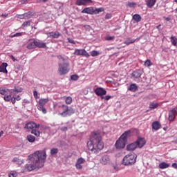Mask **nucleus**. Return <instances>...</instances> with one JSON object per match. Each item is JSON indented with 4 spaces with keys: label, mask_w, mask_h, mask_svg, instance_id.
<instances>
[{
    "label": "nucleus",
    "mask_w": 177,
    "mask_h": 177,
    "mask_svg": "<svg viewBox=\"0 0 177 177\" xmlns=\"http://www.w3.org/2000/svg\"><path fill=\"white\" fill-rule=\"evenodd\" d=\"M8 93V91L3 89V88H0V95H3L5 96Z\"/></svg>",
    "instance_id": "c03bdc74"
},
{
    "label": "nucleus",
    "mask_w": 177,
    "mask_h": 177,
    "mask_svg": "<svg viewBox=\"0 0 177 177\" xmlns=\"http://www.w3.org/2000/svg\"><path fill=\"white\" fill-rule=\"evenodd\" d=\"M135 142L137 145V147H138L140 149H142V147L146 145V140H145V138H138Z\"/></svg>",
    "instance_id": "4468645a"
},
{
    "label": "nucleus",
    "mask_w": 177,
    "mask_h": 177,
    "mask_svg": "<svg viewBox=\"0 0 177 177\" xmlns=\"http://www.w3.org/2000/svg\"><path fill=\"white\" fill-rule=\"evenodd\" d=\"M111 17H113V15L110 13H107L105 16V19L109 20V19H111Z\"/></svg>",
    "instance_id": "de8ad7c7"
},
{
    "label": "nucleus",
    "mask_w": 177,
    "mask_h": 177,
    "mask_svg": "<svg viewBox=\"0 0 177 177\" xmlns=\"http://www.w3.org/2000/svg\"><path fill=\"white\" fill-rule=\"evenodd\" d=\"M137 147L136 142H133L127 145V150H128V151H133Z\"/></svg>",
    "instance_id": "412c9836"
},
{
    "label": "nucleus",
    "mask_w": 177,
    "mask_h": 177,
    "mask_svg": "<svg viewBox=\"0 0 177 177\" xmlns=\"http://www.w3.org/2000/svg\"><path fill=\"white\" fill-rule=\"evenodd\" d=\"M151 127L153 131H158V129H161V124H160V122L158 121H155L152 123Z\"/></svg>",
    "instance_id": "aec40b11"
},
{
    "label": "nucleus",
    "mask_w": 177,
    "mask_h": 177,
    "mask_svg": "<svg viewBox=\"0 0 177 177\" xmlns=\"http://www.w3.org/2000/svg\"><path fill=\"white\" fill-rule=\"evenodd\" d=\"M66 129H67V128H64V129H62V131H66Z\"/></svg>",
    "instance_id": "774afa93"
},
{
    "label": "nucleus",
    "mask_w": 177,
    "mask_h": 177,
    "mask_svg": "<svg viewBox=\"0 0 177 177\" xmlns=\"http://www.w3.org/2000/svg\"><path fill=\"white\" fill-rule=\"evenodd\" d=\"M1 17H3V19H6L7 17H9V14H8V13L2 14V15H1Z\"/></svg>",
    "instance_id": "864d4df0"
},
{
    "label": "nucleus",
    "mask_w": 177,
    "mask_h": 177,
    "mask_svg": "<svg viewBox=\"0 0 177 177\" xmlns=\"http://www.w3.org/2000/svg\"><path fill=\"white\" fill-rule=\"evenodd\" d=\"M128 6H129V8H135V6H136V3L129 2L128 3Z\"/></svg>",
    "instance_id": "a18cd8bd"
},
{
    "label": "nucleus",
    "mask_w": 177,
    "mask_h": 177,
    "mask_svg": "<svg viewBox=\"0 0 177 177\" xmlns=\"http://www.w3.org/2000/svg\"><path fill=\"white\" fill-rule=\"evenodd\" d=\"M156 2H157L156 0H147L146 4L148 8H153L156 5Z\"/></svg>",
    "instance_id": "b1692460"
},
{
    "label": "nucleus",
    "mask_w": 177,
    "mask_h": 177,
    "mask_svg": "<svg viewBox=\"0 0 177 177\" xmlns=\"http://www.w3.org/2000/svg\"><path fill=\"white\" fill-rule=\"evenodd\" d=\"M48 38H59L60 37V33L59 32H50L46 33Z\"/></svg>",
    "instance_id": "a211bd4d"
},
{
    "label": "nucleus",
    "mask_w": 177,
    "mask_h": 177,
    "mask_svg": "<svg viewBox=\"0 0 177 177\" xmlns=\"http://www.w3.org/2000/svg\"><path fill=\"white\" fill-rule=\"evenodd\" d=\"M29 161L26 165L25 168L29 171H34V169H39L42 168L46 161V151H36L33 154L28 156Z\"/></svg>",
    "instance_id": "f257e3e1"
},
{
    "label": "nucleus",
    "mask_w": 177,
    "mask_h": 177,
    "mask_svg": "<svg viewBox=\"0 0 177 177\" xmlns=\"http://www.w3.org/2000/svg\"><path fill=\"white\" fill-rule=\"evenodd\" d=\"M87 148L94 154H97L98 151L104 149V144L103 143V141H102L100 131L91 133L90 140L87 142Z\"/></svg>",
    "instance_id": "f03ea898"
},
{
    "label": "nucleus",
    "mask_w": 177,
    "mask_h": 177,
    "mask_svg": "<svg viewBox=\"0 0 177 177\" xmlns=\"http://www.w3.org/2000/svg\"><path fill=\"white\" fill-rule=\"evenodd\" d=\"M3 99H4L5 102H10V100L12 99V94H10V93L9 95H8V93L6 94L3 97Z\"/></svg>",
    "instance_id": "72a5a7b5"
},
{
    "label": "nucleus",
    "mask_w": 177,
    "mask_h": 177,
    "mask_svg": "<svg viewBox=\"0 0 177 177\" xmlns=\"http://www.w3.org/2000/svg\"><path fill=\"white\" fill-rule=\"evenodd\" d=\"M73 103V98L71 97H67V104H71Z\"/></svg>",
    "instance_id": "09e8293b"
},
{
    "label": "nucleus",
    "mask_w": 177,
    "mask_h": 177,
    "mask_svg": "<svg viewBox=\"0 0 177 177\" xmlns=\"http://www.w3.org/2000/svg\"><path fill=\"white\" fill-rule=\"evenodd\" d=\"M136 158L138 156L135 153L127 154L124 157L122 164L125 166L133 165L136 162Z\"/></svg>",
    "instance_id": "20e7f679"
},
{
    "label": "nucleus",
    "mask_w": 177,
    "mask_h": 177,
    "mask_svg": "<svg viewBox=\"0 0 177 177\" xmlns=\"http://www.w3.org/2000/svg\"><path fill=\"white\" fill-rule=\"evenodd\" d=\"M160 27H161V25H159V26H156V28H157L158 30H160Z\"/></svg>",
    "instance_id": "338daca9"
},
{
    "label": "nucleus",
    "mask_w": 177,
    "mask_h": 177,
    "mask_svg": "<svg viewBox=\"0 0 177 177\" xmlns=\"http://www.w3.org/2000/svg\"><path fill=\"white\" fill-rule=\"evenodd\" d=\"M59 153V149L57 148H52L51 150L50 151V153L52 156H56Z\"/></svg>",
    "instance_id": "473e14b6"
},
{
    "label": "nucleus",
    "mask_w": 177,
    "mask_h": 177,
    "mask_svg": "<svg viewBox=\"0 0 177 177\" xmlns=\"http://www.w3.org/2000/svg\"><path fill=\"white\" fill-rule=\"evenodd\" d=\"M157 107H158V103H153V102H151L149 104V109H151V110H153L154 109H157Z\"/></svg>",
    "instance_id": "f704fd0d"
},
{
    "label": "nucleus",
    "mask_w": 177,
    "mask_h": 177,
    "mask_svg": "<svg viewBox=\"0 0 177 177\" xmlns=\"http://www.w3.org/2000/svg\"><path fill=\"white\" fill-rule=\"evenodd\" d=\"M11 102L12 103V104H15L16 103V98L15 97V95H13L12 97H11Z\"/></svg>",
    "instance_id": "3c124183"
},
{
    "label": "nucleus",
    "mask_w": 177,
    "mask_h": 177,
    "mask_svg": "<svg viewBox=\"0 0 177 177\" xmlns=\"http://www.w3.org/2000/svg\"><path fill=\"white\" fill-rule=\"evenodd\" d=\"M15 100L17 101L21 100V97H20V95H17V97H15Z\"/></svg>",
    "instance_id": "13d9d810"
},
{
    "label": "nucleus",
    "mask_w": 177,
    "mask_h": 177,
    "mask_svg": "<svg viewBox=\"0 0 177 177\" xmlns=\"http://www.w3.org/2000/svg\"><path fill=\"white\" fill-rule=\"evenodd\" d=\"M79 79H80V76H78V75H71V80L72 81H78Z\"/></svg>",
    "instance_id": "58836bf2"
},
{
    "label": "nucleus",
    "mask_w": 177,
    "mask_h": 177,
    "mask_svg": "<svg viewBox=\"0 0 177 177\" xmlns=\"http://www.w3.org/2000/svg\"><path fill=\"white\" fill-rule=\"evenodd\" d=\"M24 103H25L26 104H27V103H30V102H28V100L24 99Z\"/></svg>",
    "instance_id": "052dcab7"
},
{
    "label": "nucleus",
    "mask_w": 177,
    "mask_h": 177,
    "mask_svg": "<svg viewBox=\"0 0 177 177\" xmlns=\"http://www.w3.org/2000/svg\"><path fill=\"white\" fill-rule=\"evenodd\" d=\"M30 26H31V23L30 22V21H26L24 22L22 24L23 27H28Z\"/></svg>",
    "instance_id": "37998d69"
},
{
    "label": "nucleus",
    "mask_w": 177,
    "mask_h": 177,
    "mask_svg": "<svg viewBox=\"0 0 177 177\" xmlns=\"http://www.w3.org/2000/svg\"><path fill=\"white\" fill-rule=\"evenodd\" d=\"M21 5H26V3H28V0H21Z\"/></svg>",
    "instance_id": "5fc2aeb1"
},
{
    "label": "nucleus",
    "mask_w": 177,
    "mask_h": 177,
    "mask_svg": "<svg viewBox=\"0 0 177 177\" xmlns=\"http://www.w3.org/2000/svg\"><path fill=\"white\" fill-rule=\"evenodd\" d=\"M132 77L134 78H140L142 77V73H140V71H136L133 72Z\"/></svg>",
    "instance_id": "cd10ccee"
},
{
    "label": "nucleus",
    "mask_w": 177,
    "mask_h": 177,
    "mask_svg": "<svg viewBox=\"0 0 177 177\" xmlns=\"http://www.w3.org/2000/svg\"><path fill=\"white\" fill-rule=\"evenodd\" d=\"M131 135V130L125 131L120 138L115 142V147L118 150H121V149H124L125 147V145H127V142H128V136Z\"/></svg>",
    "instance_id": "7ed1b4c3"
},
{
    "label": "nucleus",
    "mask_w": 177,
    "mask_h": 177,
    "mask_svg": "<svg viewBox=\"0 0 177 177\" xmlns=\"http://www.w3.org/2000/svg\"><path fill=\"white\" fill-rule=\"evenodd\" d=\"M12 162H15L16 164H18V165H21L24 162L23 160L19 158H14L12 160Z\"/></svg>",
    "instance_id": "7c9ffc66"
},
{
    "label": "nucleus",
    "mask_w": 177,
    "mask_h": 177,
    "mask_svg": "<svg viewBox=\"0 0 177 177\" xmlns=\"http://www.w3.org/2000/svg\"><path fill=\"white\" fill-rule=\"evenodd\" d=\"M41 2H44V3L48 2V0H40Z\"/></svg>",
    "instance_id": "69168bd1"
},
{
    "label": "nucleus",
    "mask_w": 177,
    "mask_h": 177,
    "mask_svg": "<svg viewBox=\"0 0 177 177\" xmlns=\"http://www.w3.org/2000/svg\"><path fill=\"white\" fill-rule=\"evenodd\" d=\"M58 58L60 60L59 72L61 75H63V74H66L67 73V65L66 64H62V62H64V59L62 56H58Z\"/></svg>",
    "instance_id": "0eeeda50"
},
{
    "label": "nucleus",
    "mask_w": 177,
    "mask_h": 177,
    "mask_svg": "<svg viewBox=\"0 0 177 177\" xmlns=\"http://www.w3.org/2000/svg\"><path fill=\"white\" fill-rule=\"evenodd\" d=\"M8 92H9L10 94H12L13 93H21L23 92V88L19 86H15L13 89H7Z\"/></svg>",
    "instance_id": "f3484780"
},
{
    "label": "nucleus",
    "mask_w": 177,
    "mask_h": 177,
    "mask_svg": "<svg viewBox=\"0 0 177 177\" xmlns=\"http://www.w3.org/2000/svg\"><path fill=\"white\" fill-rule=\"evenodd\" d=\"M36 48H46V44L35 40Z\"/></svg>",
    "instance_id": "393cba45"
},
{
    "label": "nucleus",
    "mask_w": 177,
    "mask_h": 177,
    "mask_svg": "<svg viewBox=\"0 0 177 177\" xmlns=\"http://www.w3.org/2000/svg\"><path fill=\"white\" fill-rule=\"evenodd\" d=\"M21 35H23L21 32H18L14 35V37H21Z\"/></svg>",
    "instance_id": "4d7b16f0"
},
{
    "label": "nucleus",
    "mask_w": 177,
    "mask_h": 177,
    "mask_svg": "<svg viewBox=\"0 0 177 177\" xmlns=\"http://www.w3.org/2000/svg\"><path fill=\"white\" fill-rule=\"evenodd\" d=\"M31 133L35 135L36 138H39V136H41V131H39V128H35L34 129L31 130Z\"/></svg>",
    "instance_id": "5701e85b"
},
{
    "label": "nucleus",
    "mask_w": 177,
    "mask_h": 177,
    "mask_svg": "<svg viewBox=\"0 0 177 177\" xmlns=\"http://www.w3.org/2000/svg\"><path fill=\"white\" fill-rule=\"evenodd\" d=\"M172 167L175 168L176 169H177V164L176 163H173L172 164Z\"/></svg>",
    "instance_id": "bf43d9fd"
},
{
    "label": "nucleus",
    "mask_w": 177,
    "mask_h": 177,
    "mask_svg": "<svg viewBox=\"0 0 177 177\" xmlns=\"http://www.w3.org/2000/svg\"><path fill=\"white\" fill-rule=\"evenodd\" d=\"M94 92L97 96H101L102 97L107 94V91L102 87H97L94 90Z\"/></svg>",
    "instance_id": "1a4fd4ad"
},
{
    "label": "nucleus",
    "mask_w": 177,
    "mask_h": 177,
    "mask_svg": "<svg viewBox=\"0 0 177 177\" xmlns=\"http://www.w3.org/2000/svg\"><path fill=\"white\" fill-rule=\"evenodd\" d=\"M158 167L160 169H165L167 168H169V164L165 162H162L161 163L159 164Z\"/></svg>",
    "instance_id": "bb28decb"
},
{
    "label": "nucleus",
    "mask_w": 177,
    "mask_h": 177,
    "mask_svg": "<svg viewBox=\"0 0 177 177\" xmlns=\"http://www.w3.org/2000/svg\"><path fill=\"white\" fill-rule=\"evenodd\" d=\"M133 40L135 41V42H138V41H140V37H138L137 39Z\"/></svg>",
    "instance_id": "e2e57ef3"
},
{
    "label": "nucleus",
    "mask_w": 177,
    "mask_h": 177,
    "mask_svg": "<svg viewBox=\"0 0 177 177\" xmlns=\"http://www.w3.org/2000/svg\"><path fill=\"white\" fill-rule=\"evenodd\" d=\"M75 112V111L71 107H69L67 109V115H71V114H74Z\"/></svg>",
    "instance_id": "c9c22d12"
},
{
    "label": "nucleus",
    "mask_w": 177,
    "mask_h": 177,
    "mask_svg": "<svg viewBox=\"0 0 177 177\" xmlns=\"http://www.w3.org/2000/svg\"><path fill=\"white\" fill-rule=\"evenodd\" d=\"M131 44H135V40L133 39H127L125 41H124V44L125 45H131Z\"/></svg>",
    "instance_id": "e433bc0d"
},
{
    "label": "nucleus",
    "mask_w": 177,
    "mask_h": 177,
    "mask_svg": "<svg viewBox=\"0 0 177 177\" xmlns=\"http://www.w3.org/2000/svg\"><path fill=\"white\" fill-rule=\"evenodd\" d=\"M106 41H113V39H114V36L111 37L110 35H107L105 37Z\"/></svg>",
    "instance_id": "49530a36"
},
{
    "label": "nucleus",
    "mask_w": 177,
    "mask_h": 177,
    "mask_svg": "<svg viewBox=\"0 0 177 177\" xmlns=\"http://www.w3.org/2000/svg\"><path fill=\"white\" fill-rule=\"evenodd\" d=\"M49 102V98H41L39 100V104L37 105V109L39 111H41L43 114H46L48 112L46 111V108L45 107V104Z\"/></svg>",
    "instance_id": "423d86ee"
},
{
    "label": "nucleus",
    "mask_w": 177,
    "mask_h": 177,
    "mask_svg": "<svg viewBox=\"0 0 177 177\" xmlns=\"http://www.w3.org/2000/svg\"><path fill=\"white\" fill-rule=\"evenodd\" d=\"M8 176L9 177H17V173L15 171H11L9 174H8Z\"/></svg>",
    "instance_id": "a19ab883"
},
{
    "label": "nucleus",
    "mask_w": 177,
    "mask_h": 177,
    "mask_svg": "<svg viewBox=\"0 0 177 177\" xmlns=\"http://www.w3.org/2000/svg\"><path fill=\"white\" fill-rule=\"evenodd\" d=\"M82 164H85V159H84L83 158L77 159L75 164L77 169H82Z\"/></svg>",
    "instance_id": "2eb2a0df"
},
{
    "label": "nucleus",
    "mask_w": 177,
    "mask_h": 177,
    "mask_svg": "<svg viewBox=\"0 0 177 177\" xmlns=\"http://www.w3.org/2000/svg\"><path fill=\"white\" fill-rule=\"evenodd\" d=\"M74 55L76 56H84L85 57H89L91 56L85 49H75Z\"/></svg>",
    "instance_id": "6e6552de"
},
{
    "label": "nucleus",
    "mask_w": 177,
    "mask_h": 177,
    "mask_svg": "<svg viewBox=\"0 0 177 177\" xmlns=\"http://www.w3.org/2000/svg\"><path fill=\"white\" fill-rule=\"evenodd\" d=\"M6 67H8V63H3L0 66V73H4V74H8V69H6Z\"/></svg>",
    "instance_id": "4be33fe9"
},
{
    "label": "nucleus",
    "mask_w": 177,
    "mask_h": 177,
    "mask_svg": "<svg viewBox=\"0 0 177 177\" xmlns=\"http://www.w3.org/2000/svg\"><path fill=\"white\" fill-rule=\"evenodd\" d=\"M26 48L27 49H35L36 48L35 39H30L29 40V43L28 44Z\"/></svg>",
    "instance_id": "6ab92c4d"
},
{
    "label": "nucleus",
    "mask_w": 177,
    "mask_h": 177,
    "mask_svg": "<svg viewBox=\"0 0 177 177\" xmlns=\"http://www.w3.org/2000/svg\"><path fill=\"white\" fill-rule=\"evenodd\" d=\"M170 41L171 43V45H173L174 46H176L177 45V38L175 36H171L170 37Z\"/></svg>",
    "instance_id": "2f4dec72"
},
{
    "label": "nucleus",
    "mask_w": 177,
    "mask_h": 177,
    "mask_svg": "<svg viewBox=\"0 0 177 177\" xmlns=\"http://www.w3.org/2000/svg\"><path fill=\"white\" fill-rule=\"evenodd\" d=\"M129 91H131V92H136V91H138V86L136 84H131L129 88Z\"/></svg>",
    "instance_id": "c756f323"
},
{
    "label": "nucleus",
    "mask_w": 177,
    "mask_h": 177,
    "mask_svg": "<svg viewBox=\"0 0 177 177\" xmlns=\"http://www.w3.org/2000/svg\"><path fill=\"white\" fill-rule=\"evenodd\" d=\"M145 67H150L151 66H153V64L150 59H147L145 62Z\"/></svg>",
    "instance_id": "ea45409f"
},
{
    "label": "nucleus",
    "mask_w": 177,
    "mask_h": 177,
    "mask_svg": "<svg viewBox=\"0 0 177 177\" xmlns=\"http://www.w3.org/2000/svg\"><path fill=\"white\" fill-rule=\"evenodd\" d=\"M33 95H34V97H35V99H38V92H37V91H35L33 92Z\"/></svg>",
    "instance_id": "603ef678"
},
{
    "label": "nucleus",
    "mask_w": 177,
    "mask_h": 177,
    "mask_svg": "<svg viewBox=\"0 0 177 177\" xmlns=\"http://www.w3.org/2000/svg\"><path fill=\"white\" fill-rule=\"evenodd\" d=\"M59 113L60 115H62V117H66V115H67V106L66 105L59 106Z\"/></svg>",
    "instance_id": "ddd939ff"
},
{
    "label": "nucleus",
    "mask_w": 177,
    "mask_h": 177,
    "mask_svg": "<svg viewBox=\"0 0 177 177\" xmlns=\"http://www.w3.org/2000/svg\"><path fill=\"white\" fill-rule=\"evenodd\" d=\"M2 135H3V131H0V138H1V136H2Z\"/></svg>",
    "instance_id": "0e129e2a"
},
{
    "label": "nucleus",
    "mask_w": 177,
    "mask_h": 177,
    "mask_svg": "<svg viewBox=\"0 0 177 177\" xmlns=\"http://www.w3.org/2000/svg\"><path fill=\"white\" fill-rule=\"evenodd\" d=\"M26 139L28 142H29L30 143H34V142H35L37 138H35V136L31 134H29L27 136Z\"/></svg>",
    "instance_id": "a878e982"
},
{
    "label": "nucleus",
    "mask_w": 177,
    "mask_h": 177,
    "mask_svg": "<svg viewBox=\"0 0 177 177\" xmlns=\"http://www.w3.org/2000/svg\"><path fill=\"white\" fill-rule=\"evenodd\" d=\"M91 55L93 57H95V56H99L100 53L98 51L93 50L91 51Z\"/></svg>",
    "instance_id": "79ce46f5"
},
{
    "label": "nucleus",
    "mask_w": 177,
    "mask_h": 177,
    "mask_svg": "<svg viewBox=\"0 0 177 177\" xmlns=\"http://www.w3.org/2000/svg\"><path fill=\"white\" fill-rule=\"evenodd\" d=\"M111 95H106L105 97H101V99H105V100H110V99H111Z\"/></svg>",
    "instance_id": "8fccbe9b"
},
{
    "label": "nucleus",
    "mask_w": 177,
    "mask_h": 177,
    "mask_svg": "<svg viewBox=\"0 0 177 177\" xmlns=\"http://www.w3.org/2000/svg\"><path fill=\"white\" fill-rule=\"evenodd\" d=\"M11 59H12V60H13V62H16V60H17V59H16V58H15V56H13V55H11Z\"/></svg>",
    "instance_id": "680f3d73"
},
{
    "label": "nucleus",
    "mask_w": 177,
    "mask_h": 177,
    "mask_svg": "<svg viewBox=\"0 0 177 177\" xmlns=\"http://www.w3.org/2000/svg\"><path fill=\"white\" fill-rule=\"evenodd\" d=\"M100 12H104V8L93 9V7H86L82 11V13H86L87 15H99Z\"/></svg>",
    "instance_id": "39448f33"
},
{
    "label": "nucleus",
    "mask_w": 177,
    "mask_h": 177,
    "mask_svg": "<svg viewBox=\"0 0 177 177\" xmlns=\"http://www.w3.org/2000/svg\"><path fill=\"white\" fill-rule=\"evenodd\" d=\"M24 19H31V12H28L24 14Z\"/></svg>",
    "instance_id": "4c0bfd02"
},
{
    "label": "nucleus",
    "mask_w": 177,
    "mask_h": 177,
    "mask_svg": "<svg viewBox=\"0 0 177 177\" xmlns=\"http://www.w3.org/2000/svg\"><path fill=\"white\" fill-rule=\"evenodd\" d=\"M176 116H177V109L176 108L172 109L169 112V118H168L169 121H170V122H172V121L175 120V117Z\"/></svg>",
    "instance_id": "9d476101"
},
{
    "label": "nucleus",
    "mask_w": 177,
    "mask_h": 177,
    "mask_svg": "<svg viewBox=\"0 0 177 177\" xmlns=\"http://www.w3.org/2000/svg\"><path fill=\"white\" fill-rule=\"evenodd\" d=\"M100 162L103 165H106V164H110V158L109 157V156L104 155L101 158Z\"/></svg>",
    "instance_id": "dca6fc26"
},
{
    "label": "nucleus",
    "mask_w": 177,
    "mask_h": 177,
    "mask_svg": "<svg viewBox=\"0 0 177 177\" xmlns=\"http://www.w3.org/2000/svg\"><path fill=\"white\" fill-rule=\"evenodd\" d=\"M89 3H93V1L92 0H77L76 5L77 6H86V5H89Z\"/></svg>",
    "instance_id": "9b49d317"
},
{
    "label": "nucleus",
    "mask_w": 177,
    "mask_h": 177,
    "mask_svg": "<svg viewBox=\"0 0 177 177\" xmlns=\"http://www.w3.org/2000/svg\"><path fill=\"white\" fill-rule=\"evenodd\" d=\"M133 20H135V21H136V23H139V21H141V20H142V17L139 14H135L133 16Z\"/></svg>",
    "instance_id": "c85d7f7f"
},
{
    "label": "nucleus",
    "mask_w": 177,
    "mask_h": 177,
    "mask_svg": "<svg viewBox=\"0 0 177 177\" xmlns=\"http://www.w3.org/2000/svg\"><path fill=\"white\" fill-rule=\"evenodd\" d=\"M39 127H40L39 124H37L34 122H29L28 123L26 124V125H25V128L26 129H31V131H32V129H34L35 128H39Z\"/></svg>",
    "instance_id": "f8f14e48"
},
{
    "label": "nucleus",
    "mask_w": 177,
    "mask_h": 177,
    "mask_svg": "<svg viewBox=\"0 0 177 177\" xmlns=\"http://www.w3.org/2000/svg\"><path fill=\"white\" fill-rule=\"evenodd\" d=\"M68 41L70 44H73V45H75V41L73 40V39H68Z\"/></svg>",
    "instance_id": "6e6d98bb"
}]
</instances>
